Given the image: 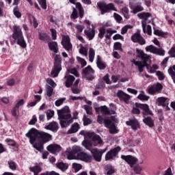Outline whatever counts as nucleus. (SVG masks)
<instances>
[{"instance_id":"61","label":"nucleus","mask_w":175,"mask_h":175,"mask_svg":"<svg viewBox=\"0 0 175 175\" xmlns=\"http://www.w3.org/2000/svg\"><path fill=\"white\" fill-rule=\"evenodd\" d=\"M51 37L53 40H57V30L55 29H50Z\"/></svg>"},{"instance_id":"4","label":"nucleus","mask_w":175,"mask_h":175,"mask_svg":"<svg viewBox=\"0 0 175 175\" xmlns=\"http://www.w3.org/2000/svg\"><path fill=\"white\" fill-rule=\"evenodd\" d=\"M61 70H62V57H61V55H55L53 68H52L51 75L53 77H58V75H59Z\"/></svg>"},{"instance_id":"56","label":"nucleus","mask_w":175,"mask_h":175,"mask_svg":"<svg viewBox=\"0 0 175 175\" xmlns=\"http://www.w3.org/2000/svg\"><path fill=\"white\" fill-rule=\"evenodd\" d=\"M137 98L139 99V100H145V101H147L150 99V96H146V94H144V93L139 94Z\"/></svg>"},{"instance_id":"25","label":"nucleus","mask_w":175,"mask_h":175,"mask_svg":"<svg viewBox=\"0 0 175 175\" xmlns=\"http://www.w3.org/2000/svg\"><path fill=\"white\" fill-rule=\"evenodd\" d=\"M92 29L90 30L85 29L84 33L88 36L89 40H92L94 38H95V27H94V25H92Z\"/></svg>"},{"instance_id":"17","label":"nucleus","mask_w":175,"mask_h":175,"mask_svg":"<svg viewBox=\"0 0 175 175\" xmlns=\"http://www.w3.org/2000/svg\"><path fill=\"white\" fill-rule=\"evenodd\" d=\"M126 125L131 126L133 131H137V129H140V123L136 118L130 119L129 121H126Z\"/></svg>"},{"instance_id":"8","label":"nucleus","mask_w":175,"mask_h":175,"mask_svg":"<svg viewBox=\"0 0 175 175\" xmlns=\"http://www.w3.org/2000/svg\"><path fill=\"white\" fill-rule=\"evenodd\" d=\"M162 90H163L162 84L157 83L148 88V93L149 95H156V94H161Z\"/></svg>"},{"instance_id":"53","label":"nucleus","mask_w":175,"mask_h":175,"mask_svg":"<svg viewBox=\"0 0 175 175\" xmlns=\"http://www.w3.org/2000/svg\"><path fill=\"white\" fill-rule=\"evenodd\" d=\"M30 172L40 173L42 172V167L39 165H35L34 167H30Z\"/></svg>"},{"instance_id":"36","label":"nucleus","mask_w":175,"mask_h":175,"mask_svg":"<svg viewBox=\"0 0 175 175\" xmlns=\"http://www.w3.org/2000/svg\"><path fill=\"white\" fill-rule=\"evenodd\" d=\"M44 144H43L42 142H38V143L34 144L33 145V147L40 152H43V150L44 148Z\"/></svg>"},{"instance_id":"49","label":"nucleus","mask_w":175,"mask_h":175,"mask_svg":"<svg viewBox=\"0 0 175 175\" xmlns=\"http://www.w3.org/2000/svg\"><path fill=\"white\" fill-rule=\"evenodd\" d=\"M83 121L84 126H87L88 125H90V124H92V120L88 118L86 116H83Z\"/></svg>"},{"instance_id":"34","label":"nucleus","mask_w":175,"mask_h":175,"mask_svg":"<svg viewBox=\"0 0 175 175\" xmlns=\"http://www.w3.org/2000/svg\"><path fill=\"white\" fill-rule=\"evenodd\" d=\"M120 12L126 20H129V18H131V15H129V8L127 7H123L121 9Z\"/></svg>"},{"instance_id":"44","label":"nucleus","mask_w":175,"mask_h":175,"mask_svg":"<svg viewBox=\"0 0 175 175\" xmlns=\"http://www.w3.org/2000/svg\"><path fill=\"white\" fill-rule=\"evenodd\" d=\"M98 31L99 33L98 34V37L99 38V39H103V38H105V35H106V29H105V27H100Z\"/></svg>"},{"instance_id":"9","label":"nucleus","mask_w":175,"mask_h":175,"mask_svg":"<svg viewBox=\"0 0 175 175\" xmlns=\"http://www.w3.org/2000/svg\"><path fill=\"white\" fill-rule=\"evenodd\" d=\"M104 124L105 126L109 130V133L111 135L118 133V130H117V127H116V123H114L110 119H105Z\"/></svg>"},{"instance_id":"37","label":"nucleus","mask_w":175,"mask_h":175,"mask_svg":"<svg viewBox=\"0 0 175 175\" xmlns=\"http://www.w3.org/2000/svg\"><path fill=\"white\" fill-rule=\"evenodd\" d=\"M144 10V8L142 6V3H139V5H136L134 8H133V11H131V13H133V14H136L137 13H139V12H143Z\"/></svg>"},{"instance_id":"54","label":"nucleus","mask_w":175,"mask_h":175,"mask_svg":"<svg viewBox=\"0 0 175 175\" xmlns=\"http://www.w3.org/2000/svg\"><path fill=\"white\" fill-rule=\"evenodd\" d=\"M77 59L79 64H81V68H84V66H87V62L85 59L80 57H77Z\"/></svg>"},{"instance_id":"5","label":"nucleus","mask_w":175,"mask_h":175,"mask_svg":"<svg viewBox=\"0 0 175 175\" xmlns=\"http://www.w3.org/2000/svg\"><path fill=\"white\" fill-rule=\"evenodd\" d=\"M97 8H98L100 14H106V13H110V12H117V8L112 3H106L105 1H100L97 3Z\"/></svg>"},{"instance_id":"26","label":"nucleus","mask_w":175,"mask_h":175,"mask_svg":"<svg viewBox=\"0 0 175 175\" xmlns=\"http://www.w3.org/2000/svg\"><path fill=\"white\" fill-rule=\"evenodd\" d=\"M48 46L49 50H51V51H53V53H55V54H57L59 50V49L58 48V43H57V42H49Z\"/></svg>"},{"instance_id":"62","label":"nucleus","mask_w":175,"mask_h":175,"mask_svg":"<svg viewBox=\"0 0 175 175\" xmlns=\"http://www.w3.org/2000/svg\"><path fill=\"white\" fill-rule=\"evenodd\" d=\"M69 72L71 73V75H74L76 77H79L80 76V74H79V72L77 71V69L76 68H71L70 70H68Z\"/></svg>"},{"instance_id":"50","label":"nucleus","mask_w":175,"mask_h":175,"mask_svg":"<svg viewBox=\"0 0 175 175\" xmlns=\"http://www.w3.org/2000/svg\"><path fill=\"white\" fill-rule=\"evenodd\" d=\"M71 20H76V18H79V12H77V10L73 8L72 13L70 15Z\"/></svg>"},{"instance_id":"59","label":"nucleus","mask_w":175,"mask_h":175,"mask_svg":"<svg viewBox=\"0 0 175 175\" xmlns=\"http://www.w3.org/2000/svg\"><path fill=\"white\" fill-rule=\"evenodd\" d=\"M54 117V111L49 109L46 111V118L47 120H51Z\"/></svg>"},{"instance_id":"43","label":"nucleus","mask_w":175,"mask_h":175,"mask_svg":"<svg viewBox=\"0 0 175 175\" xmlns=\"http://www.w3.org/2000/svg\"><path fill=\"white\" fill-rule=\"evenodd\" d=\"M151 16L150 12H142L137 14L139 18H143L144 20H148V17H151Z\"/></svg>"},{"instance_id":"29","label":"nucleus","mask_w":175,"mask_h":175,"mask_svg":"<svg viewBox=\"0 0 175 175\" xmlns=\"http://www.w3.org/2000/svg\"><path fill=\"white\" fill-rule=\"evenodd\" d=\"M75 6L77 9L79 10V14L80 18H83L84 17V8H83V5H81V3L77 2L75 3Z\"/></svg>"},{"instance_id":"28","label":"nucleus","mask_w":175,"mask_h":175,"mask_svg":"<svg viewBox=\"0 0 175 175\" xmlns=\"http://www.w3.org/2000/svg\"><path fill=\"white\" fill-rule=\"evenodd\" d=\"M143 122L149 126V128H152L154 126V120H152V118L150 116H148L147 118H144Z\"/></svg>"},{"instance_id":"63","label":"nucleus","mask_w":175,"mask_h":175,"mask_svg":"<svg viewBox=\"0 0 175 175\" xmlns=\"http://www.w3.org/2000/svg\"><path fill=\"white\" fill-rule=\"evenodd\" d=\"M113 49L115 50H122V44H121V42H115L113 44Z\"/></svg>"},{"instance_id":"64","label":"nucleus","mask_w":175,"mask_h":175,"mask_svg":"<svg viewBox=\"0 0 175 175\" xmlns=\"http://www.w3.org/2000/svg\"><path fill=\"white\" fill-rule=\"evenodd\" d=\"M41 175H60V174L55 172V171H51V172L46 171L44 173H41Z\"/></svg>"},{"instance_id":"21","label":"nucleus","mask_w":175,"mask_h":175,"mask_svg":"<svg viewBox=\"0 0 175 175\" xmlns=\"http://www.w3.org/2000/svg\"><path fill=\"white\" fill-rule=\"evenodd\" d=\"M96 64L97 65V68H98L100 70H105V69H106V66H107L106 63L102 61V57L99 55L96 56Z\"/></svg>"},{"instance_id":"19","label":"nucleus","mask_w":175,"mask_h":175,"mask_svg":"<svg viewBox=\"0 0 175 175\" xmlns=\"http://www.w3.org/2000/svg\"><path fill=\"white\" fill-rule=\"evenodd\" d=\"M110 107H111V110H109V108L106 106H103L100 108V112L103 114H107V115H111V114H116V105L114 104H110Z\"/></svg>"},{"instance_id":"12","label":"nucleus","mask_w":175,"mask_h":175,"mask_svg":"<svg viewBox=\"0 0 175 175\" xmlns=\"http://www.w3.org/2000/svg\"><path fill=\"white\" fill-rule=\"evenodd\" d=\"M135 107L142 110L143 116H154L152 111L150 110V107L147 104L135 103Z\"/></svg>"},{"instance_id":"1","label":"nucleus","mask_w":175,"mask_h":175,"mask_svg":"<svg viewBox=\"0 0 175 175\" xmlns=\"http://www.w3.org/2000/svg\"><path fill=\"white\" fill-rule=\"evenodd\" d=\"M25 136L29 139V143L31 144H33L36 140L44 144L53 140V135L44 131H40L35 128L31 129L28 133L25 134Z\"/></svg>"},{"instance_id":"38","label":"nucleus","mask_w":175,"mask_h":175,"mask_svg":"<svg viewBox=\"0 0 175 175\" xmlns=\"http://www.w3.org/2000/svg\"><path fill=\"white\" fill-rule=\"evenodd\" d=\"M168 73L171 76L173 82L175 84V65L172 66L168 69Z\"/></svg>"},{"instance_id":"58","label":"nucleus","mask_w":175,"mask_h":175,"mask_svg":"<svg viewBox=\"0 0 175 175\" xmlns=\"http://www.w3.org/2000/svg\"><path fill=\"white\" fill-rule=\"evenodd\" d=\"M65 100H66V98H62L60 99L57 100L55 102V106H57L58 107L61 106V105H63L64 102H65Z\"/></svg>"},{"instance_id":"40","label":"nucleus","mask_w":175,"mask_h":175,"mask_svg":"<svg viewBox=\"0 0 175 175\" xmlns=\"http://www.w3.org/2000/svg\"><path fill=\"white\" fill-rule=\"evenodd\" d=\"M136 51H137V57L138 58H141V59H143L144 58H146V57H148V55L144 53V51H143L141 49H136Z\"/></svg>"},{"instance_id":"24","label":"nucleus","mask_w":175,"mask_h":175,"mask_svg":"<svg viewBox=\"0 0 175 175\" xmlns=\"http://www.w3.org/2000/svg\"><path fill=\"white\" fill-rule=\"evenodd\" d=\"M156 101L158 106H163V107H166L169 105V98L165 97H159Z\"/></svg>"},{"instance_id":"33","label":"nucleus","mask_w":175,"mask_h":175,"mask_svg":"<svg viewBox=\"0 0 175 175\" xmlns=\"http://www.w3.org/2000/svg\"><path fill=\"white\" fill-rule=\"evenodd\" d=\"M82 145L84 146L85 148H86V150H89V151H92V150H94V148H92V142H91V141L88 140V139H85L82 142Z\"/></svg>"},{"instance_id":"20","label":"nucleus","mask_w":175,"mask_h":175,"mask_svg":"<svg viewBox=\"0 0 175 175\" xmlns=\"http://www.w3.org/2000/svg\"><path fill=\"white\" fill-rule=\"evenodd\" d=\"M46 149L51 154H57V152H59L61 151V150H62V148L61 147L60 145L55 144L49 145L46 147Z\"/></svg>"},{"instance_id":"46","label":"nucleus","mask_w":175,"mask_h":175,"mask_svg":"<svg viewBox=\"0 0 175 175\" xmlns=\"http://www.w3.org/2000/svg\"><path fill=\"white\" fill-rule=\"evenodd\" d=\"M53 94H54V88L53 87L48 85L46 87V95L49 98H51L53 96Z\"/></svg>"},{"instance_id":"2","label":"nucleus","mask_w":175,"mask_h":175,"mask_svg":"<svg viewBox=\"0 0 175 175\" xmlns=\"http://www.w3.org/2000/svg\"><path fill=\"white\" fill-rule=\"evenodd\" d=\"M57 115L62 128H66L67 126H69L70 124L73 123V118H72L70 109H69L68 107H65L62 109H58Z\"/></svg>"},{"instance_id":"13","label":"nucleus","mask_w":175,"mask_h":175,"mask_svg":"<svg viewBox=\"0 0 175 175\" xmlns=\"http://www.w3.org/2000/svg\"><path fill=\"white\" fill-rule=\"evenodd\" d=\"M121 159L125 161L131 167H133L139 161L137 158L132 155H121Z\"/></svg>"},{"instance_id":"6","label":"nucleus","mask_w":175,"mask_h":175,"mask_svg":"<svg viewBox=\"0 0 175 175\" xmlns=\"http://www.w3.org/2000/svg\"><path fill=\"white\" fill-rule=\"evenodd\" d=\"M81 75L83 79H86V80H88L89 81H92V80L95 79V77L94 76V75H95V70L89 65L82 69Z\"/></svg>"},{"instance_id":"31","label":"nucleus","mask_w":175,"mask_h":175,"mask_svg":"<svg viewBox=\"0 0 175 175\" xmlns=\"http://www.w3.org/2000/svg\"><path fill=\"white\" fill-rule=\"evenodd\" d=\"M56 167L62 170V172H65L66 170H68L69 165L64 162H59L56 163Z\"/></svg>"},{"instance_id":"55","label":"nucleus","mask_w":175,"mask_h":175,"mask_svg":"<svg viewBox=\"0 0 175 175\" xmlns=\"http://www.w3.org/2000/svg\"><path fill=\"white\" fill-rule=\"evenodd\" d=\"M14 14L16 17H17V18H21V12H20V11L18 10V6H16L14 8Z\"/></svg>"},{"instance_id":"27","label":"nucleus","mask_w":175,"mask_h":175,"mask_svg":"<svg viewBox=\"0 0 175 175\" xmlns=\"http://www.w3.org/2000/svg\"><path fill=\"white\" fill-rule=\"evenodd\" d=\"M79 129H80V124L79 123L75 122L74 123L71 128L68 131V135H72V133H76L79 132Z\"/></svg>"},{"instance_id":"57","label":"nucleus","mask_w":175,"mask_h":175,"mask_svg":"<svg viewBox=\"0 0 175 175\" xmlns=\"http://www.w3.org/2000/svg\"><path fill=\"white\" fill-rule=\"evenodd\" d=\"M170 58H175V46H172L168 51Z\"/></svg>"},{"instance_id":"10","label":"nucleus","mask_w":175,"mask_h":175,"mask_svg":"<svg viewBox=\"0 0 175 175\" xmlns=\"http://www.w3.org/2000/svg\"><path fill=\"white\" fill-rule=\"evenodd\" d=\"M131 40L133 43H139L140 46H144L146 44V40L142 36L139 30L131 36Z\"/></svg>"},{"instance_id":"14","label":"nucleus","mask_w":175,"mask_h":175,"mask_svg":"<svg viewBox=\"0 0 175 175\" xmlns=\"http://www.w3.org/2000/svg\"><path fill=\"white\" fill-rule=\"evenodd\" d=\"M121 151V148L120 146L116 147L113 149L110 150L105 154V161H110L113 158L116 157V155H118V152Z\"/></svg>"},{"instance_id":"35","label":"nucleus","mask_w":175,"mask_h":175,"mask_svg":"<svg viewBox=\"0 0 175 175\" xmlns=\"http://www.w3.org/2000/svg\"><path fill=\"white\" fill-rule=\"evenodd\" d=\"M38 39L42 42H47L50 39V37L47 33L38 32Z\"/></svg>"},{"instance_id":"30","label":"nucleus","mask_w":175,"mask_h":175,"mask_svg":"<svg viewBox=\"0 0 175 175\" xmlns=\"http://www.w3.org/2000/svg\"><path fill=\"white\" fill-rule=\"evenodd\" d=\"M113 33H117V30H113L111 28L107 29L105 41L106 42L107 40H111Z\"/></svg>"},{"instance_id":"47","label":"nucleus","mask_w":175,"mask_h":175,"mask_svg":"<svg viewBox=\"0 0 175 175\" xmlns=\"http://www.w3.org/2000/svg\"><path fill=\"white\" fill-rule=\"evenodd\" d=\"M154 33L157 36H161L162 38H165V35H167V32H163V31L159 29H154Z\"/></svg>"},{"instance_id":"22","label":"nucleus","mask_w":175,"mask_h":175,"mask_svg":"<svg viewBox=\"0 0 175 175\" xmlns=\"http://www.w3.org/2000/svg\"><path fill=\"white\" fill-rule=\"evenodd\" d=\"M59 129V124L57 122L53 121L50 122L47 126H45V129L51 131L52 132H57Z\"/></svg>"},{"instance_id":"7","label":"nucleus","mask_w":175,"mask_h":175,"mask_svg":"<svg viewBox=\"0 0 175 175\" xmlns=\"http://www.w3.org/2000/svg\"><path fill=\"white\" fill-rule=\"evenodd\" d=\"M81 151V148L79 146H73L72 150H66L64 154L67 157V159L71 161V159H77V154Z\"/></svg>"},{"instance_id":"39","label":"nucleus","mask_w":175,"mask_h":175,"mask_svg":"<svg viewBox=\"0 0 175 175\" xmlns=\"http://www.w3.org/2000/svg\"><path fill=\"white\" fill-rule=\"evenodd\" d=\"M95 59V50L94 48H90L89 49V61L90 62H94Z\"/></svg>"},{"instance_id":"15","label":"nucleus","mask_w":175,"mask_h":175,"mask_svg":"<svg viewBox=\"0 0 175 175\" xmlns=\"http://www.w3.org/2000/svg\"><path fill=\"white\" fill-rule=\"evenodd\" d=\"M106 150H98V148H94V149H92L91 153L92 154L94 159L96 162H100V161H102V155H103V153Z\"/></svg>"},{"instance_id":"3","label":"nucleus","mask_w":175,"mask_h":175,"mask_svg":"<svg viewBox=\"0 0 175 175\" xmlns=\"http://www.w3.org/2000/svg\"><path fill=\"white\" fill-rule=\"evenodd\" d=\"M12 39H14V42H15L16 44H18V46H21L22 49L27 47V42H25L23 30L20 26L16 25L13 26Z\"/></svg>"},{"instance_id":"45","label":"nucleus","mask_w":175,"mask_h":175,"mask_svg":"<svg viewBox=\"0 0 175 175\" xmlns=\"http://www.w3.org/2000/svg\"><path fill=\"white\" fill-rule=\"evenodd\" d=\"M8 164L9 165L10 169L13 172H14V170H17V165L16 164V162L13 161H10L8 162Z\"/></svg>"},{"instance_id":"32","label":"nucleus","mask_w":175,"mask_h":175,"mask_svg":"<svg viewBox=\"0 0 175 175\" xmlns=\"http://www.w3.org/2000/svg\"><path fill=\"white\" fill-rule=\"evenodd\" d=\"M93 143H94V146H98V144H103V140L102 139V138L98 135L97 134H96L94 137H93V139H92Z\"/></svg>"},{"instance_id":"52","label":"nucleus","mask_w":175,"mask_h":175,"mask_svg":"<svg viewBox=\"0 0 175 175\" xmlns=\"http://www.w3.org/2000/svg\"><path fill=\"white\" fill-rule=\"evenodd\" d=\"M135 66H137V69L139 73H142L143 70H144L143 63H142V62L140 61L138 62H135Z\"/></svg>"},{"instance_id":"23","label":"nucleus","mask_w":175,"mask_h":175,"mask_svg":"<svg viewBox=\"0 0 175 175\" xmlns=\"http://www.w3.org/2000/svg\"><path fill=\"white\" fill-rule=\"evenodd\" d=\"M64 79H66L65 85L66 88H70L73 85V81L76 80V78L73 75H66Z\"/></svg>"},{"instance_id":"42","label":"nucleus","mask_w":175,"mask_h":175,"mask_svg":"<svg viewBox=\"0 0 175 175\" xmlns=\"http://www.w3.org/2000/svg\"><path fill=\"white\" fill-rule=\"evenodd\" d=\"M6 143H9L8 146H11V147H16L17 150H18V144H17V142L14 141V139H12L10 138H7L5 139Z\"/></svg>"},{"instance_id":"60","label":"nucleus","mask_w":175,"mask_h":175,"mask_svg":"<svg viewBox=\"0 0 175 175\" xmlns=\"http://www.w3.org/2000/svg\"><path fill=\"white\" fill-rule=\"evenodd\" d=\"M133 170L136 174H140V173H142V170H143V168L140 165H137L133 167Z\"/></svg>"},{"instance_id":"18","label":"nucleus","mask_w":175,"mask_h":175,"mask_svg":"<svg viewBox=\"0 0 175 175\" xmlns=\"http://www.w3.org/2000/svg\"><path fill=\"white\" fill-rule=\"evenodd\" d=\"M117 96L119 98L120 100H122L124 103H129V99H131V96L124 92L122 90H118L117 93Z\"/></svg>"},{"instance_id":"48","label":"nucleus","mask_w":175,"mask_h":175,"mask_svg":"<svg viewBox=\"0 0 175 175\" xmlns=\"http://www.w3.org/2000/svg\"><path fill=\"white\" fill-rule=\"evenodd\" d=\"M132 28H133V27H132V25H125L121 29L122 35H125V33H126V32H128V29H132Z\"/></svg>"},{"instance_id":"16","label":"nucleus","mask_w":175,"mask_h":175,"mask_svg":"<svg viewBox=\"0 0 175 175\" xmlns=\"http://www.w3.org/2000/svg\"><path fill=\"white\" fill-rule=\"evenodd\" d=\"M77 159H80V161H83V162H92V156L84 152H79L77 154Z\"/></svg>"},{"instance_id":"11","label":"nucleus","mask_w":175,"mask_h":175,"mask_svg":"<svg viewBox=\"0 0 175 175\" xmlns=\"http://www.w3.org/2000/svg\"><path fill=\"white\" fill-rule=\"evenodd\" d=\"M62 46L66 51H72L73 45L70 42V37L69 36H62Z\"/></svg>"},{"instance_id":"51","label":"nucleus","mask_w":175,"mask_h":175,"mask_svg":"<svg viewBox=\"0 0 175 175\" xmlns=\"http://www.w3.org/2000/svg\"><path fill=\"white\" fill-rule=\"evenodd\" d=\"M39 5H40L42 9L46 10L47 9V1L46 0H38Z\"/></svg>"},{"instance_id":"41","label":"nucleus","mask_w":175,"mask_h":175,"mask_svg":"<svg viewBox=\"0 0 175 175\" xmlns=\"http://www.w3.org/2000/svg\"><path fill=\"white\" fill-rule=\"evenodd\" d=\"M146 51H150V53H152V54H157L158 48L154 46V45H149L146 47Z\"/></svg>"}]
</instances>
